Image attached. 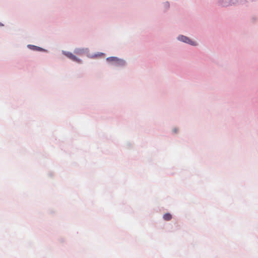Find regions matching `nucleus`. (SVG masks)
<instances>
[{
    "label": "nucleus",
    "instance_id": "20e7f679",
    "mask_svg": "<svg viewBox=\"0 0 258 258\" xmlns=\"http://www.w3.org/2000/svg\"><path fill=\"white\" fill-rule=\"evenodd\" d=\"M88 51L87 49H84V48H77L75 50L74 52L77 54L81 55L85 53V52H87Z\"/></svg>",
    "mask_w": 258,
    "mask_h": 258
},
{
    "label": "nucleus",
    "instance_id": "39448f33",
    "mask_svg": "<svg viewBox=\"0 0 258 258\" xmlns=\"http://www.w3.org/2000/svg\"><path fill=\"white\" fill-rule=\"evenodd\" d=\"M172 218V216L169 213H166L163 216V219L166 221H169L171 220Z\"/></svg>",
    "mask_w": 258,
    "mask_h": 258
},
{
    "label": "nucleus",
    "instance_id": "7ed1b4c3",
    "mask_svg": "<svg viewBox=\"0 0 258 258\" xmlns=\"http://www.w3.org/2000/svg\"><path fill=\"white\" fill-rule=\"evenodd\" d=\"M64 54L69 58L73 60V61H77L78 62H81V60L80 59L77 58L75 55L71 52H65Z\"/></svg>",
    "mask_w": 258,
    "mask_h": 258
},
{
    "label": "nucleus",
    "instance_id": "f03ea898",
    "mask_svg": "<svg viewBox=\"0 0 258 258\" xmlns=\"http://www.w3.org/2000/svg\"><path fill=\"white\" fill-rule=\"evenodd\" d=\"M178 40L183 41L184 42L188 43L192 45H196L197 43L195 41H192L190 40L189 38L187 37L186 36L181 35L178 36Z\"/></svg>",
    "mask_w": 258,
    "mask_h": 258
},
{
    "label": "nucleus",
    "instance_id": "f257e3e1",
    "mask_svg": "<svg viewBox=\"0 0 258 258\" xmlns=\"http://www.w3.org/2000/svg\"><path fill=\"white\" fill-rule=\"evenodd\" d=\"M107 60L112 62V63L116 66H123L125 64V62L123 60L119 59L116 57H108Z\"/></svg>",
    "mask_w": 258,
    "mask_h": 258
}]
</instances>
